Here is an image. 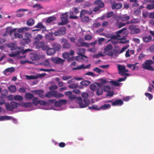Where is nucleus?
<instances>
[{
	"instance_id": "nucleus-1",
	"label": "nucleus",
	"mask_w": 154,
	"mask_h": 154,
	"mask_svg": "<svg viewBox=\"0 0 154 154\" xmlns=\"http://www.w3.org/2000/svg\"><path fill=\"white\" fill-rule=\"evenodd\" d=\"M88 93L84 92L82 94V96L83 98V100L80 97H77L76 102L79 103L81 108L85 107L90 104V101L88 99Z\"/></svg>"
},
{
	"instance_id": "nucleus-2",
	"label": "nucleus",
	"mask_w": 154,
	"mask_h": 154,
	"mask_svg": "<svg viewBox=\"0 0 154 154\" xmlns=\"http://www.w3.org/2000/svg\"><path fill=\"white\" fill-rule=\"evenodd\" d=\"M32 37V35L29 33H26L24 35V38L20 41V45L24 46L30 43L31 41Z\"/></svg>"
},
{
	"instance_id": "nucleus-3",
	"label": "nucleus",
	"mask_w": 154,
	"mask_h": 154,
	"mask_svg": "<svg viewBox=\"0 0 154 154\" xmlns=\"http://www.w3.org/2000/svg\"><path fill=\"white\" fill-rule=\"evenodd\" d=\"M154 62L151 60H146L142 65V68L147 70L154 71V68L151 66V65Z\"/></svg>"
},
{
	"instance_id": "nucleus-4",
	"label": "nucleus",
	"mask_w": 154,
	"mask_h": 154,
	"mask_svg": "<svg viewBox=\"0 0 154 154\" xmlns=\"http://www.w3.org/2000/svg\"><path fill=\"white\" fill-rule=\"evenodd\" d=\"M61 22L58 23V25H63L67 23V12L63 14L61 16Z\"/></svg>"
},
{
	"instance_id": "nucleus-5",
	"label": "nucleus",
	"mask_w": 154,
	"mask_h": 154,
	"mask_svg": "<svg viewBox=\"0 0 154 154\" xmlns=\"http://www.w3.org/2000/svg\"><path fill=\"white\" fill-rule=\"evenodd\" d=\"M128 29L130 31L131 33L135 34L139 33L140 32L141 30L139 28H137L135 25H131L129 26Z\"/></svg>"
},
{
	"instance_id": "nucleus-6",
	"label": "nucleus",
	"mask_w": 154,
	"mask_h": 154,
	"mask_svg": "<svg viewBox=\"0 0 154 154\" xmlns=\"http://www.w3.org/2000/svg\"><path fill=\"white\" fill-rule=\"evenodd\" d=\"M51 60L56 64L61 65L63 64L65 60L58 57H53L51 59Z\"/></svg>"
},
{
	"instance_id": "nucleus-7",
	"label": "nucleus",
	"mask_w": 154,
	"mask_h": 154,
	"mask_svg": "<svg viewBox=\"0 0 154 154\" xmlns=\"http://www.w3.org/2000/svg\"><path fill=\"white\" fill-rule=\"evenodd\" d=\"M89 44L84 42V39L82 38H80L79 39L76 45L77 46L81 47H88L89 46Z\"/></svg>"
},
{
	"instance_id": "nucleus-8",
	"label": "nucleus",
	"mask_w": 154,
	"mask_h": 154,
	"mask_svg": "<svg viewBox=\"0 0 154 154\" xmlns=\"http://www.w3.org/2000/svg\"><path fill=\"white\" fill-rule=\"evenodd\" d=\"M130 17L127 14L119 16L117 18V20H121L122 21H128L130 19Z\"/></svg>"
},
{
	"instance_id": "nucleus-9",
	"label": "nucleus",
	"mask_w": 154,
	"mask_h": 154,
	"mask_svg": "<svg viewBox=\"0 0 154 154\" xmlns=\"http://www.w3.org/2000/svg\"><path fill=\"white\" fill-rule=\"evenodd\" d=\"M31 92L35 94L38 95V96L42 98H43L45 97L44 95L43 94L44 92L43 90H32L31 91Z\"/></svg>"
},
{
	"instance_id": "nucleus-10",
	"label": "nucleus",
	"mask_w": 154,
	"mask_h": 154,
	"mask_svg": "<svg viewBox=\"0 0 154 154\" xmlns=\"http://www.w3.org/2000/svg\"><path fill=\"white\" fill-rule=\"evenodd\" d=\"M98 86V88L96 90V94L97 95H101L103 94V89L102 85L99 83L95 82V83Z\"/></svg>"
},
{
	"instance_id": "nucleus-11",
	"label": "nucleus",
	"mask_w": 154,
	"mask_h": 154,
	"mask_svg": "<svg viewBox=\"0 0 154 154\" xmlns=\"http://www.w3.org/2000/svg\"><path fill=\"white\" fill-rule=\"evenodd\" d=\"M142 39L143 42L146 43L152 41L154 40V39L152 40V37L151 35H147L146 34L143 35Z\"/></svg>"
},
{
	"instance_id": "nucleus-12",
	"label": "nucleus",
	"mask_w": 154,
	"mask_h": 154,
	"mask_svg": "<svg viewBox=\"0 0 154 154\" xmlns=\"http://www.w3.org/2000/svg\"><path fill=\"white\" fill-rule=\"evenodd\" d=\"M97 7L101 8L104 7V4L103 2L101 0H96L94 3Z\"/></svg>"
},
{
	"instance_id": "nucleus-13",
	"label": "nucleus",
	"mask_w": 154,
	"mask_h": 154,
	"mask_svg": "<svg viewBox=\"0 0 154 154\" xmlns=\"http://www.w3.org/2000/svg\"><path fill=\"white\" fill-rule=\"evenodd\" d=\"M119 74L122 75L124 73L125 66L121 65H119L118 66Z\"/></svg>"
},
{
	"instance_id": "nucleus-14",
	"label": "nucleus",
	"mask_w": 154,
	"mask_h": 154,
	"mask_svg": "<svg viewBox=\"0 0 154 154\" xmlns=\"http://www.w3.org/2000/svg\"><path fill=\"white\" fill-rule=\"evenodd\" d=\"M34 45H36L38 48H41L45 43L43 41H39L38 40H35L33 42Z\"/></svg>"
},
{
	"instance_id": "nucleus-15",
	"label": "nucleus",
	"mask_w": 154,
	"mask_h": 154,
	"mask_svg": "<svg viewBox=\"0 0 154 154\" xmlns=\"http://www.w3.org/2000/svg\"><path fill=\"white\" fill-rule=\"evenodd\" d=\"M122 5L121 3H116L115 2H113L112 5V9H119L122 8Z\"/></svg>"
},
{
	"instance_id": "nucleus-16",
	"label": "nucleus",
	"mask_w": 154,
	"mask_h": 154,
	"mask_svg": "<svg viewBox=\"0 0 154 154\" xmlns=\"http://www.w3.org/2000/svg\"><path fill=\"white\" fill-rule=\"evenodd\" d=\"M123 103V101L121 99H117L114 101L113 102L112 104V105L113 106L116 105L121 106Z\"/></svg>"
},
{
	"instance_id": "nucleus-17",
	"label": "nucleus",
	"mask_w": 154,
	"mask_h": 154,
	"mask_svg": "<svg viewBox=\"0 0 154 154\" xmlns=\"http://www.w3.org/2000/svg\"><path fill=\"white\" fill-rule=\"evenodd\" d=\"M78 54L80 55H82L86 58L88 57L87 56L83 54H85V48H79L78 49Z\"/></svg>"
},
{
	"instance_id": "nucleus-18",
	"label": "nucleus",
	"mask_w": 154,
	"mask_h": 154,
	"mask_svg": "<svg viewBox=\"0 0 154 154\" xmlns=\"http://www.w3.org/2000/svg\"><path fill=\"white\" fill-rule=\"evenodd\" d=\"M53 48L56 52L58 51L61 48V45L58 43H53L52 45Z\"/></svg>"
},
{
	"instance_id": "nucleus-19",
	"label": "nucleus",
	"mask_w": 154,
	"mask_h": 154,
	"mask_svg": "<svg viewBox=\"0 0 154 154\" xmlns=\"http://www.w3.org/2000/svg\"><path fill=\"white\" fill-rule=\"evenodd\" d=\"M34 97V95L33 94L30 93H26L25 95V99L28 100H32Z\"/></svg>"
},
{
	"instance_id": "nucleus-20",
	"label": "nucleus",
	"mask_w": 154,
	"mask_h": 154,
	"mask_svg": "<svg viewBox=\"0 0 154 154\" xmlns=\"http://www.w3.org/2000/svg\"><path fill=\"white\" fill-rule=\"evenodd\" d=\"M92 13V11H91L90 13H89L88 11L85 10H82L80 12V17H82L84 16L86 14H91Z\"/></svg>"
},
{
	"instance_id": "nucleus-21",
	"label": "nucleus",
	"mask_w": 154,
	"mask_h": 154,
	"mask_svg": "<svg viewBox=\"0 0 154 154\" xmlns=\"http://www.w3.org/2000/svg\"><path fill=\"white\" fill-rule=\"evenodd\" d=\"M53 97L56 98H59L63 97V94L58 93V92L56 91H52Z\"/></svg>"
},
{
	"instance_id": "nucleus-22",
	"label": "nucleus",
	"mask_w": 154,
	"mask_h": 154,
	"mask_svg": "<svg viewBox=\"0 0 154 154\" xmlns=\"http://www.w3.org/2000/svg\"><path fill=\"white\" fill-rule=\"evenodd\" d=\"M116 25L119 28H120L126 25V23L119 21V20H117V18L116 19Z\"/></svg>"
},
{
	"instance_id": "nucleus-23",
	"label": "nucleus",
	"mask_w": 154,
	"mask_h": 154,
	"mask_svg": "<svg viewBox=\"0 0 154 154\" xmlns=\"http://www.w3.org/2000/svg\"><path fill=\"white\" fill-rule=\"evenodd\" d=\"M56 51L53 48H49L47 51L46 53L48 55H51L54 54Z\"/></svg>"
},
{
	"instance_id": "nucleus-24",
	"label": "nucleus",
	"mask_w": 154,
	"mask_h": 154,
	"mask_svg": "<svg viewBox=\"0 0 154 154\" xmlns=\"http://www.w3.org/2000/svg\"><path fill=\"white\" fill-rule=\"evenodd\" d=\"M56 18L54 16H50L48 17L46 20V22L48 23H51V22L55 20Z\"/></svg>"
},
{
	"instance_id": "nucleus-25",
	"label": "nucleus",
	"mask_w": 154,
	"mask_h": 154,
	"mask_svg": "<svg viewBox=\"0 0 154 154\" xmlns=\"http://www.w3.org/2000/svg\"><path fill=\"white\" fill-rule=\"evenodd\" d=\"M83 57H84L82 55L78 56L75 57V59L79 62H82L83 60L86 63L88 62V60H87L85 61V60L83 59Z\"/></svg>"
},
{
	"instance_id": "nucleus-26",
	"label": "nucleus",
	"mask_w": 154,
	"mask_h": 154,
	"mask_svg": "<svg viewBox=\"0 0 154 154\" xmlns=\"http://www.w3.org/2000/svg\"><path fill=\"white\" fill-rule=\"evenodd\" d=\"M111 105L110 104H105L101 106H100V110H106L109 109L111 107Z\"/></svg>"
},
{
	"instance_id": "nucleus-27",
	"label": "nucleus",
	"mask_w": 154,
	"mask_h": 154,
	"mask_svg": "<svg viewBox=\"0 0 154 154\" xmlns=\"http://www.w3.org/2000/svg\"><path fill=\"white\" fill-rule=\"evenodd\" d=\"M68 96L70 99L71 100H75L76 101L77 97L75 95L72 94V91H68Z\"/></svg>"
},
{
	"instance_id": "nucleus-28",
	"label": "nucleus",
	"mask_w": 154,
	"mask_h": 154,
	"mask_svg": "<svg viewBox=\"0 0 154 154\" xmlns=\"http://www.w3.org/2000/svg\"><path fill=\"white\" fill-rule=\"evenodd\" d=\"M12 117L7 116H0V121H5L11 119Z\"/></svg>"
},
{
	"instance_id": "nucleus-29",
	"label": "nucleus",
	"mask_w": 154,
	"mask_h": 154,
	"mask_svg": "<svg viewBox=\"0 0 154 154\" xmlns=\"http://www.w3.org/2000/svg\"><path fill=\"white\" fill-rule=\"evenodd\" d=\"M29 28L28 27H24L19 28L17 30V32L19 33L24 32L25 31L29 30Z\"/></svg>"
},
{
	"instance_id": "nucleus-30",
	"label": "nucleus",
	"mask_w": 154,
	"mask_h": 154,
	"mask_svg": "<svg viewBox=\"0 0 154 154\" xmlns=\"http://www.w3.org/2000/svg\"><path fill=\"white\" fill-rule=\"evenodd\" d=\"M15 71V69L13 67H11L10 68H9L6 69L4 72L3 73L5 75H6V74L7 72H10V73H11L14 72Z\"/></svg>"
},
{
	"instance_id": "nucleus-31",
	"label": "nucleus",
	"mask_w": 154,
	"mask_h": 154,
	"mask_svg": "<svg viewBox=\"0 0 154 154\" xmlns=\"http://www.w3.org/2000/svg\"><path fill=\"white\" fill-rule=\"evenodd\" d=\"M8 89L11 93H14L16 91V87L15 85H11L8 87Z\"/></svg>"
},
{
	"instance_id": "nucleus-32",
	"label": "nucleus",
	"mask_w": 154,
	"mask_h": 154,
	"mask_svg": "<svg viewBox=\"0 0 154 154\" xmlns=\"http://www.w3.org/2000/svg\"><path fill=\"white\" fill-rule=\"evenodd\" d=\"M45 26L43 25L42 22H38L36 26L33 27V28L40 29H41L43 28H45Z\"/></svg>"
},
{
	"instance_id": "nucleus-33",
	"label": "nucleus",
	"mask_w": 154,
	"mask_h": 154,
	"mask_svg": "<svg viewBox=\"0 0 154 154\" xmlns=\"http://www.w3.org/2000/svg\"><path fill=\"white\" fill-rule=\"evenodd\" d=\"M81 18V21L84 23H87L89 21L90 18L87 16L82 17Z\"/></svg>"
},
{
	"instance_id": "nucleus-34",
	"label": "nucleus",
	"mask_w": 154,
	"mask_h": 154,
	"mask_svg": "<svg viewBox=\"0 0 154 154\" xmlns=\"http://www.w3.org/2000/svg\"><path fill=\"white\" fill-rule=\"evenodd\" d=\"M90 64H89L88 65L86 66H84V64H82L80 66H78L77 67L74 68L73 69V70L76 69H85L87 68L88 66H90Z\"/></svg>"
},
{
	"instance_id": "nucleus-35",
	"label": "nucleus",
	"mask_w": 154,
	"mask_h": 154,
	"mask_svg": "<svg viewBox=\"0 0 154 154\" xmlns=\"http://www.w3.org/2000/svg\"><path fill=\"white\" fill-rule=\"evenodd\" d=\"M35 21L34 20L32 19H30L27 21L26 24L27 26H31L33 25Z\"/></svg>"
},
{
	"instance_id": "nucleus-36",
	"label": "nucleus",
	"mask_w": 154,
	"mask_h": 154,
	"mask_svg": "<svg viewBox=\"0 0 154 154\" xmlns=\"http://www.w3.org/2000/svg\"><path fill=\"white\" fill-rule=\"evenodd\" d=\"M65 32L64 31L61 30L55 32L54 34L55 36H60L65 34Z\"/></svg>"
},
{
	"instance_id": "nucleus-37",
	"label": "nucleus",
	"mask_w": 154,
	"mask_h": 154,
	"mask_svg": "<svg viewBox=\"0 0 154 154\" xmlns=\"http://www.w3.org/2000/svg\"><path fill=\"white\" fill-rule=\"evenodd\" d=\"M79 85L78 84L71 83L69 84L68 87L72 89H74L78 87Z\"/></svg>"
},
{
	"instance_id": "nucleus-38",
	"label": "nucleus",
	"mask_w": 154,
	"mask_h": 154,
	"mask_svg": "<svg viewBox=\"0 0 154 154\" xmlns=\"http://www.w3.org/2000/svg\"><path fill=\"white\" fill-rule=\"evenodd\" d=\"M90 89L93 91H96L98 88V86L96 85L91 84L89 86Z\"/></svg>"
},
{
	"instance_id": "nucleus-39",
	"label": "nucleus",
	"mask_w": 154,
	"mask_h": 154,
	"mask_svg": "<svg viewBox=\"0 0 154 154\" xmlns=\"http://www.w3.org/2000/svg\"><path fill=\"white\" fill-rule=\"evenodd\" d=\"M91 82L89 81H82L80 83V84L85 86H88L90 83Z\"/></svg>"
},
{
	"instance_id": "nucleus-40",
	"label": "nucleus",
	"mask_w": 154,
	"mask_h": 154,
	"mask_svg": "<svg viewBox=\"0 0 154 154\" xmlns=\"http://www.w3.org/2000/svg\"><path fill=\"white\" fill-rule=\"evenodd\" d=\"M14 99L15 100L22 101L23 100V97L19 95L14 96L13 97Z\"/></svg>"
},
{
	"instance_id": "nucleus-41",
	"label": "nucleus",
	"mask_w": 154,
	"mask_h": 154,
	"mask_svg": "<svg viewBox=\"0 0 154 154\" xmlns=\"http://www.w3.org/2000/svg\"><path fill=\"white\" fill-rule=\"evenodd\" d=\"M89 109H92L95 110H100V107H98L96 105H92L91 107L89 106Z\"/></svg>"
},
{
	"instance_id": "nucleus-42",
	"label": "nucleus",
	"mask_w": 154,
	"mask_h": 154,
	"mask_svg": "<svg viewBox=\"0 0 154 154\" xmlns=\"http://www.w3.org/2000/svg\"><path fill=\"white\" fill-rule=\"evenodd\" d=\"M83 79L82 77H76L74 79H72L70 80H68V84H70L71 83H73L75 80H82Z\"/></svg>"
},
{
	"instance_id": "nucleus-43",
	"label": "nucleus",
	"mask_w": 154,
	"mask_h": 154,
	"mask_svg": "<svg viewBox=\"0 0 154 154\" xmlns=\"http://www.w3.org/2000/svg\"><path fill=\"white\" fill-rule=\"evenodd\" d=\"M11 106L12 109V110L13 111L14 109L16 108L18 105L19 104L15 102H12L11 103Z\"/></svg>"
},
{
	"instance_id": "nucleus-44",
	"label": "nucleus",
	"mask_w": 154,
	"mask_h": 154,
	"mask_svg": "<svg viewBox=\"0 0 154 154\" xmlns=\"http://www.w3.org/2000/svg\"><path fill=\"white\" fill-rule=\"evenodd\" d=\"M112 46L111 44L107 45L104 48V51L107 52L112 50Z\"/></svg>"
},
{
	"instance_id": "nucleus-45",
	"label": "nucleus",
	"mask_w": 154,
	"mask_h": 154,
	"mask_svg": "<svg viewBox=\"0 0 154 154\" xmlns=\"http://www.w3.org/2000/svg\"><path fill=\"white\" fill-rule=\"evenodd\" d=\"M110 82L112 85L114 86H118L120 84V83L117 82V80L116 81H110Z\"/></svg>"
},
{
	"instance_id": "nucleus-46",
	"label": "nucleus",
	"mask_w": 154,
	"mask_h": 154,
	"mask_svg": "<svg viewBox=\"0 0 154 154\" xmlns=\"http://www.w3.org/2000/svg\"><path fill=\"white\" fill-rule=\"evenodd\" d=\"M131 2H133L134 4L132 5V6L133 7H136L138 6V4H137V0H129Z\"/></svg>"
},
{
	"instance_id": "nucleus-47",
	"label": "nucleus",
	"mask_w": 154,
	"mask_h": 154,
	"mask_svg": "<svg viewBox=\"0 0 154 154\" xmlns=\"http://www.w3.org/2000/svg\"><path fill=\"white\" fill-rule=\"evenodd\" d=\"M126 27H124L122 29L117 31L116 32V34L117 35V36L118 37L119 36V34L122 33V32H123L124 31H126L127 30Z\"/></svg>"
},
{
	"instance_id": "nucleus-48",
	"label": "nucleus",
	"mask_w": 154,
	"mask_h": 154,
	"mask_svg": "<svg viewBox=\"0 0 154 154\" xmlns=\"http://www.w3.org/2000/svg\"><path fill=\"white\" fill-rule=\"evenodd\" d=\"M42 64L46 66H50V64L48 59L45 60L42 63Z\"/></svg>"
},
{
	"instance_id": "nucleus-49",
	"label": "nucleus",
	"mask_w": 154,
	"mask_h": 154,
	"mask_svg": "<svg viewBox=\"0 0 154 154\" xmlns=\"http://www.w3.org/2000/svg\"><path fill=\"white\" fill-rule=\"evenodd\" d=\"M38 98L34 97L32 99L33 103L35 106H37L38 103Z\"/></svg>"
},
{
	"instance_id": "nucleus-50",
	"label": "nucleus",
	"mask_w": 154,
	"mask_h": 154,
	"mask_svg": "<svg viewBox=\"0 0 154 154\" xmlns=\"http://www.w3.org/2000/svg\"><path fill=\"white\" fill-rule=\"evenodd\" d=\"M26 79L30 80V79H37V77H36V75H26Z\"/></svg>"
},
{
	"instance_id": "nucleus-51",
	"label": "nucleus",
	"mask_w": 154,
	"mask_h": 154,
	"mask_svg": "<svg viewBox=\"0 0 154 154\" xmlns=\"http://www.w3.org/2000/svg\"><path fill=\"white\" fill-rule=\"evenodd\" d=\"M5 106L6 109L8 111H12L11 105V103L10 104L9 103H6L5 104Z\"/></svg>"
},
{
	"instance_id": "nucleus-52",
	"label": "nucleus",
	"mask_w": 154,
	"mask_h": 154,
	"mask_svg": "<svg viewBox=\"0 0 154 154\" xmlns=\"http://www.w3.org/2000/svg\"><path fill=\"white\" fill-rule=\"evenodd\" d=\"M20 54L19 51H16L15 52V53H13L9 54V56L11 57H14L17 55H18Z\"/></svg>"
},
{
	"instance_id": "nucleus-53",
	"label": "nucleus",
	"mask_w": 154,
	"mask_h": 154,
	"mask_svg": "<svg viewBox=\"0 0 154 154\" xmlns=\"http://www.w3.org/2000/svg\"><path fill=\"white\" fill-rule=\"evenodd\" d=\"M14 38H23V35L17 33H15L14 34Z\"/></svg>"
},
{
	"instance_id": "nucleus-54",
	"label": "nucleus",
	"mask_w": 154,
	"mask_h": 154,
	"mask_svg": "<svg viewBox=\"0 0 154 154\" xmlns=\"http://www.w3.org/2000/svg\"><path fill=\"white\" fill-rule=\"evenodd\" d=\"M93 71L96 72L97 73H100L101 72L103 73L104 72L103 70L100 69L97 67L93 69Z\"/></svg>"
},
{
	"instance_id": "nucleus-55",
	"label": "nucleus",
	"mask_w": 154,
	"mask_h": 154,
	"mask_svg": "<svg viewBox=\"0 0 154 154\" xmlns=\"http://www.w3.org/2000/svg\"><path fill=\"white\" fill-rule=\"evenodd\" d=\"M85 75H90L92 77H94L97 76V75H95L94 73L91 72H86L85 74Z\"/></svg>"
},
{
	"instance_id": "nucleus-56",
	"label": "nucleus",
	"mask_w": 154,
	"mask_h": 154,
	"mask_svg": "<svg viewBox=\"0 0 154 154\" xmlns=\"http://www.w3.org/2000/svg\"><path fill=\"white\" fill-rule=\"evenodd\" d=\"M45 96L48 98H50L53 97L52 91L48 92H47Z\"/></svg>"
},
{
	"instance_id": "nucleus-57",
	"label": "nucleus",
	"mask_w": 154,
	"mask_h": 154,
	"mask_svg": "<svg viewBox=\"0 0 154 154\" xmlns=\"http://www.w3.org/2000/svg\"><path fill=\"white\" fill-rule=\"evenodd\" d=\"M138 63H136L134 64H128L127 65V66L128 68H131L132 70H134L136 68L135 65Z\"/></svg>"
},
{
	"instance_id": "nucleus-58",
	"label": "nucleus",
	"mask_w": 154,
	"mask_h": 154,
	"mask_svg": "<svg viewBox=\"0 0 154 154\" xmlns=\"http://www.w3.org/2000/svg\"><path fill=\"white\" fill-rule=\"evenodd\" d=\"M24 105L26 107H30L32 106V104L31 102H27L25 103Z\"/></svg>"
},
{
	"instance_id": "nucleus-59",
	"label": "nucleus",
	"mask_w": 154,
	"mask_h": 154,
	"mask_svg": "<svg viewBox=\"0 0 154 154\" xmlns=\"http://www.w3.org/2000/svg\"><path fill=\"white\" fill-rule=\"evenodd\" d=\"M111 89V88L108 86H105L103 87V90L104 91L108 92L110 91Z\"/></svg>"
},
{
	"instance_id": "nucleus-60",
	"label": "nucleus",
	"mask_w": 154,
	"mask_h": 154,
	"mask_svg": "<svg viewBox=\"0 0 154 154\" xmlns=\"http://www.w3.org/2000/svg\"><path fill=\"white\" fill-rule=\"evenodd\" d=\"M145 95L146 97H148L149 100H151L152 98V95L149 93H146Z\"/></svg>"
},
{
	"instance_id": "nucleus-61",
	"label": "nucleus",
	"mask_w": 154,
	"mask_h": 154,
	"mask_svg": "<svg viewBox=\"0 0 154 154\" xmlns=\"http://www.w3.org/2000/svg\"><path fill=\"white\" fill-rule=\"evenodd\" d=\"M31 51V50L29 49H27L25 50H23V49H21L19 51L20 52V54L22 53L23 54L27 52L28 51Z\"/></svg>"
},
{
	"instance_id": "nucleus-62",
	"label": "nucleus",
	"mask_w": 154,
	"mask_h": 154,
	"mask_svg": "<svg viewBox=\"0 0 154 154\" xmlns=\"http://www.w3.org/2000/svg\"><path fill=\"white\" fill-rule=\"evenodd\" d=\"M42 38V36L40 34H38L34 38V39L36 40L39 41Z\"/></svg>"
},
{
	"instance_id": "nucleus-63",
	"label": "nucleus",
	"mask_w": 154,
	"mask_h": 154,
	"mask_svg": "<svg viewBox=\"0 0 154 154\" xmlns=\"http://www.w3.org/2000/svg\"><path fill=\"white\" fill-rule=\"evenodd\" d=\"M146 8L149 10H151L154 8V4H148Z\"/></svg>"
},
{
	"instance_id": "nucleus-64",
	"label": "nucleus",
	"mask_w": 154,
	"mask_h": 154,
	"mask_svg": "<svg viewBox=\"0 0 154 154\" xmlns=\"http://www.w3.org/2000/svg\"><path fill=\"white\" fill-rule=\"evenodd\" d=\"M114 94V92L113 91H109L107 92V93L106 94L107 96H110L112 97Z\"/></svg>"
}]
</instances>
